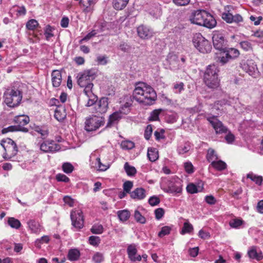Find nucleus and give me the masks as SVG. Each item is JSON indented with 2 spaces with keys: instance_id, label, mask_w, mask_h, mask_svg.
I'll list each match as a JSON object with an SVG mask.
<instances>
[{
  "instance_id": "cd10ccee",
  "label": "nucleus",
  "mask_w": 263,
  "mask_h": 263,
  "mask_svg": "<svg viewBox=\"0 0 263 263\" xmlns=\"http://www.w3.org/2000/svg\"><path fill=\"white\" fill-rule=\"evenodd\" d=\"M28 225L31 231L34 233H38L40 232L41 226L40 223L34 220H30L28 222Z\"/></svg>"
},
{
  "instance_id": "09e8293b",
  "label": "nucleus",
  "mask_w": 263,
  "mask_h": 263,
  "mask_svg": "<svg viewBox=\"0 0 263 263\" xmlns=\"http://www.w3.org/2000/svg\"><path fill=\"white\" fill-rule=\"evenodd\" d=\"M171 228L168 226L163 227L161 231L158 233V236L159 237H163L165 235H168L171 231Z\"/></svg>"
},
{
  "instance_id": "c9c22d12",
  "label": "nucleus",
  "mask_w": 263,
  "mask_h": 263,
  "mask_svg": "<svg viewBox=\"0 0 263 263\" xmlns=\"http://www.w3.org/2000/svg\"><path fill=\"white\" fill-rule=\"evenodd\" d=\"M124 168L128 176H134L137 173L136 168L131 166L128 162H125L124 165Z\"/></svg>"
},
{
  "instance_id": "20e7f679",
  "label": "nucleus",
  "mask_w": 263,
  "mask_h": 263,
  "mask_svg": "<svg viewBox=\"0 0 263 263\" xmlns=\"http://www.w3.org/2000/svg\"><path fill=\"white\" fill-rule=\"evenodd\" d=\"M219 69L215 64L210 65L204 72L203 81L205 85L210 88L215 89L219 85L218 78Z\"/></svg>"
},
{
  "instance_id": "0e129e2a",
  "label": "nucleus",
  "mask_w": 263,
  "mask_h": 263,
  "mask_svg": "<svg viewBox=\"0 0 263 263\" xmlns=\"http://www.w3.org/2000/svg\"><path fill=\"white\" fill-rule=\"evenodd\" d=\"M35 130L41 134L43 139L46 138L48 135V132L47 130L42 129L39 126L36 127Z\"/></svg>"
},
{
  "instance_id": "ddd939ff",
  "label": "nucleus",
  "mask_w": 263,
  "mask_h": 263,
  "mask_svg": "<svg viewBox=\"0 0 263 263\" xmlns=\"http://www.w3.org/2000/svg\"><path fill=\"white\" fill-rule=\"evenodd\" d=\"M212 39L215 48L220 51H223L226 45V41L223 34L219 31H214Z\"/></svg>"
},
{
  "instance_id": "37998d69",
  "label": "nucleus",
  "mask_w": 263,
  "mask_h": 263,
  "mask_svg": "<svg viewBox=\"0 0 263 263\" xmlns=\"http://www.w3.org/2000/svg\"><path fill=\"white\" fill-rule=\"evenodd\" d=\"M93 86V83H91L82 87L83 88H84V92L86 95V96H87V97L95 95L92 92Z\"/></svg>"
},
{
  "instance_id": "de8ad7c7",
  "label": "nucleus",
  "mask_w": 263,
  "mask_h": 263,
  "mask_svg": "<svg viewBox=\"0 0 263 263\" xmlns=\"http://www.w3.org/2000/svg\"><path fill=\"white\" fill-rule=\"evenodd\" d=\"M103 231V227L101 224H95L91 228V232L93 234H101Z\"/></svg>"
},
{
  "instance_id": "f8f14e48",
  "label": "nucleus",
  "mask_w": 263,
  "mask_h": 263,
  "mask_svg": "<svg viewBox=\"0 0 263 263\" xmlns=\"http://www.w3.org/2000/svg\"><path fill=\"white\" fill-rule=\"evenodd\" d=\"M60 149V145L52 140H45L40 145V149L44 153H53Z\"/></svg>"
},
{
  "instance_id": "39448f33",
  "label": "nucleus",
  "mask_w": 263,
  "mask_h": 263,
  "mask_svg": "<svg viewBox=\"0 0 263 263\" xmlns=\"http://www.w3.org/2000/svg\"><path fill=\"white\" fill-rule=\"evenodd\" d=\"M1 144L5 150L3 154V158L6 160H11L17 153L18 149L16 143L12 139L7 138L1 141Z\"/></svg>"
},
{
  "instance_id": "774afa93",
  "label": "nucleus",
  "mask_w": 263,
  "mask_h": 263,
  "mask_svg": "<svg viewBox=\"0 0 263 263\" xmlns=\"http://www.w3.org/2000/svg\"><path fill=\"white\" fill-rule=\"evenodd\" d=\"M191 0H173V3L178 6H185L187 5Z\"/></svg>"
},
{
  "instance_id": "4d7b16f0",
  "label": "nucleus",
  "mask_w": 263,
  "mask_h": 263,
  "mask_svg": "<svg viewBox=\"0 0 263 263\" xmlns=\"http://www.w3.org/2000/svg\"><path fill=\"white\" fill-rule=\"evenodd\" d=\"M153 132V128L151 125H148L144 132V138L146 140H149L151 137Z\"/></svg>"
},
{
  "instance_id": "e2e57ef3",
  "label": "nucleus",
  "mask_w": 263,
  "mask_h": 263,
  "mask_svg": "<svg viewBox=\"0 0 263 263\" xmlns=\"http://www.w3.org/2000/svg\"><path fill=\"white\" fill-rule=\"evenodd\" d=\"M107 57L106 55H99L97 58V62L100 65H106L107 63Z\"/></svg>"
},
{
  "instance_id": "5fc2aeb1",
  "label": "nucleus",
  "mask_w": 263,
  "mask_h": 263,
  "mask_svg": "<svg viewBox=\"0 0 263 263\" xmlns=\"http://www.w3.org/2000/svg\"><path fill=\"white\" fill-rule=\"evenodd\" d=\"M185 171L188 174H192L194 172V166L191 162H186L184 163Z\"/></svg>"
},
{
  "instance_id": "b1692460",
  "label": "nucleus",
  "mask_w": 263,
  "mask_h": 263,
  "mask_svg": "<svg viewBox=\"0 0 263 263\" xmlns=\"http://www.w3.org/2000/svg\"><path fill=\"white\" fill-rule=\"evenodd\" d=\"M122 118L121 113L120 112H115L109 116L108 121L107 122L106 127H110L117 124Z\"/></svg>"
},
{
  "instance_id": "9b49d317",
  "label": "nucleus",
  "mask_w": 263,
  "mask_h": 263,
  "mask_svg": "<svg viewBox=\"0 0 263 263\" xmlns=\"http://www.w3.org/2000/svg\"><path fill=\"white\" fill-rule=\"evenodd\" d=\"M70 217L72 226L77 230H80L83 227L84 219L82 212L80 210H77L71 212Z\"/></svg>"
},
{
  "instance_id": "6e6d98bb",
  "label": "nucleus",
  "mask_w": 263,
  "mask_h": 263,
  "mask_svg": "<svg viewBox=\"0 0 263 263\" xmlns=\"http://www.w3.org/2000/svg\"><path fill=\"white\" fill-rule=\"evenodd\" d=\"M240 45L241 48L246 51L252 49L251 44L248 41H242L240 43Z\"/></svg>"
},
{
  "instance_id": "bb28decb",
  "label": "nucleus",
  "mask_w": 263,
  "mask_h": 263,
  "mask_svg": "<svg viewBox=\"0 0 263 263\" xmlns=\"http://www.w3.org/2000/svg\"><path fill=\"white\" fill-rule=\"evenodd\" d=\"M248 254L250 258L256 259L257 260H260L263 258L261 252H257L255 247H252L249 250Z\"/></svg>"
},
{
  "instance_id": "0eeeda50",
  "label": "nucleus",
  "mask_w": 263,
  "mask_h": 263,
  "mask_svg": "<svg viewBox=\"0 0 263 263\" xmlns=\"http://www.w3.org/2000/svg\"><path fill=\"white\" fill-rule=\"evenodd\" d=\"M97 77V71L94 69L85 70L80 72L77 76V83L80 87H83L92 83Z\"/></svg>"
},
{
  "instance_id": "bf43d9fd",
  "label": "nucleus",
  "mask_w": 263,
  "mask_h": 263,
  "mask_svg": "<svg viewBox=\"0 0 263 263\" xmlns=\"http://www.w3.org/2000/svg\"><path fill=\"white\" fill-rule=\"evenodd\" d=\"M88 101L86 104V106L88 107L91 106L95 104L97 101V97L95 95H92L88 96Z\"/></svg>"
},
{
  "instance_id": "5701e85b",
  "label": "nucleus",
  "mask_w": 263,
  "mask_h": 263,
  "mask_svg": "<svg viewBox=\"0 0 263 263\" xmlns=\"http://www.w3.org/2000/svg\"><path fill=\"white\" fill-rule=\"evenodd\" d=\"M145 196V190L142 187L137 188L130 193L131 198L134 199L141 200L144 199Z\"/></svg>"
},
{
  "instance_id": "ea45409f",
  "label": "nucleus",
  "mask_w": 263,
  "mask_h": 263,
  "mask_svg": "<svg viewBox=\"0 0 263 263\" xmlns=\"http://www.w3.org/2000/svg\"><path fill=\"white\" fill-rule=\"evenodd\" d=\"M121 147L123 149H131L135 147V143L131 141H124L121 142Z\"/></svg>"
},
{
  "instance_id": "f257e3e1",
  "label": "nucleus",
  "mask_w": 263,
  "mask_h": 263,
  "mask_svg": "<svg viewBox=\"0 0 263 263\" xmlns=\"http://www.w3.org/2000/svg\"><path fill=\"white\" fill-rule=\"evenodd\" d=\"M133 99L146 105L154 103L157 99V93L154 88L144 82L136 83L132 95Z\"/></svg>"
},
{
  "instance_id": "a19ab883",
  "label": "nucleus",
  "mask_w": 263,
  "mask_h": 263,
  "mask_svg": "<svg viewBox=\"0 0 263 263\" xmlns=\"http://www.w3.org/2000/svg\"><path fill=\"white\" fill-rule=\"evenodd\" d=\"M134 217L137 222H139L141 224H144L146 222L145 218L142 216L138 210L135 211Z\"/></svg>"
},
{
  "instance_id": "c756f323",
  "label": "nucleus",
  "mask_w": 263,
  "mask_h": 263,
  "mask_svg": "<svg viewBox=\"0 0 263 263\" xmlns=\"http://www.w3.org/2000/svg\"><path fill=\"white\" fill-rule=\"evenodd\" d=\"M147 155L148 159L152 162L155 161L159 157L157 149L152 147L148 148Z\"/></svg>"
},
{
  "instance_id": "7ed1b4c3",
  "label": "nucleus",
  "mask_w": 263,
  "mask_h": 263,
  "mask_svg": "<svg viewBox=\"0 0 263 263\" xmlns=\"http://www.w3.org/2000/svg\"><path fill=\"white\" fill-rule=\"evenodd\" d=\"M20 86V83H15L4 92V102L8 106L14 107L20 104L23 97Z\"/></svg>"
},
{
  "instance_id": "052dcab7",
  "label": "nucleus",
  "mask_w": 263,
  "mask_h": 263,
  "mask_svg": "<svg viewBox=\"0 0 263 263\" xmlns=\"http://www.w3.org/2000/svg\"><path fill=\"white\" fill-rule=\"evenodd\" d=\"M89 242L90 245L97 246L100 242V239L98 236H91L89 238Z\"/></svg>"
},
{
  "instance_id": "8fccbe9b",
  "label": "nucleus",
  "mask_w": 263,
  "mask_h": 263,
  "mask_svg": "<svg viewBox=\"0 0 263 263\" xmlns=\"http://www.w3.org/2000/svg\"><path fill=\"white\" fill-rule=\"evenodd\" d=\"M92 260L96 263L102 262L104 260L103 254L100 252L95 253L92 257Z\"/></svg>"
},
{
  "instance_id": "864d4df0",
  "label": "nucleus",
  "mask_w": 263,
  "mask_h": 263,
  "mask_svg": "<svg viewBox=\"0 0 263 263\" xmlns=\"http://www.w3.org/2000/svg\"><path fill=\"white\" fill-rule=\"evenodd\" d=\"M160 111L158 110H154L148 117V120L151 121H157L159 119Z\"/></svg>"
},
{
  "instance_id": "6e6552de",
  "label": "nucleus",
  "mask_w": 263,
  "mask_h": 263,
  "mask_svg": "<svg viewBox=\"0 0 263 263\" xmlns=\"http://www.w3.org/2000/svg\"><path fill=\"white\" fill-rule=\"evenodd\" d=\"M240 66L243 70L252 77L257 78L259 76L256 64L253 60H243L240 63Z\"/></svg>"
},
{
  "instance_id": "4468645a",
  "label": "nucleus",
  "mask_w": 263,
  "mask_h": 263,
  "mask_svg": "<svg viewBox=\"0 0 263 263\" xmlns=\"http://www.w3.org/2000/svg\"><path fill=\"white\" fill-rule=\"evenodd\" d=\"M207 120L214 128L216 134L226 133L228 129L215 116L208 117Z\"/></svg>"
},
{
  "instance_id": "58836bf2",
  "label": "nucleus",
  "mask_w": 263,
  "mask_h": 263,
  "mask_svg": "<svg viewBox=\"0 0 263 263\" xmlns=\"http://www.w3.org/2000/svg\"><path fill=\"white\" fill-rule=\"evenodd\" d=\"M8 223L11 228L16 229H18L21 226L20 221L13 217L9 218L8 220Z\"/></svg>"
},
{
  "instance_id": "4be33fe9",
  "label": "nucleus",
  "mask_w": 263,
  "mask_h": 263,
  "mask_svg": "<svg viewBox=\"0 0 263 263\" xmlns=\"http://www.w3.org/2000/svg\"><path fill=\"white\" fill-rule=\"evenodd\" d=\"M54 117L58 121H62L66 117V112L65 106H58L54 110Z\"/></svg>"
},
{
  "instance_id": "e433bc0d",
  "label": "nucleus",
  "mask_w": 263,
  "mask_h": 263,
  "mask_svg": "<svg viewBox=\"0 0 263 263\" xmlns=\"http://www.w3.org/2000/svg\"><path fill=\"white\" fill-rule=\"evenodd\" d=\"M206 159L211 163L218 159V156L213 149L209 148L208 150Z\"/></svg>"
},
{
  "instance_id": "680f3d73",
  "label": "nucleus",
  "mask_w": 263,
  "mask_h": 263,
  "mask_svg": "<svg viewBox=\"0 0 263 263\" xmlns=\"http://www.w3.org/2000/svg\"><path fill=\"white\" fill-rule=\"evenodd\" d=\"M96 162L98 164V170L101 171H105L109 168V166L102 164L99 158L96 159Z\"/></svg>"
},
{
  "instance_id": "412c9836",
  "label": "nucleus",
  "mask_w": 263,
  "mask_h": 263,
  "mask_svg": "<svg viewBox=\"0 0 263 263\" xmlns=\"http://www.w3.org/2000/svg\"><path fill=\"white\" fill-rule=\"evenodd\" d=\"M51 81L53 87H58L60 86L62 82V74L60 70H54L52 71Z\"/></svg>"
},
{
  "instance_id": "a18cd8bd",
  "label": "nucleus",
  "mask_w": 263,
  "mask_h": 263,
  "mask_svg": "<svg viewBox=\"0 0 263 263\" xmlns=\"http://www.w3.org/2000/svg\"><path fill=\"white\" fill-rule=\"evenodd\" d=\"M39 25L37 21L34 19H32L28 21L26 24V27L28 29L33 30H34Z\"/></svg>"
},
{
  "instance_id": "13d9d810",
  "label": "nucleus",
  "mask_w": 263,
  "mask_h": 263,
  "mask_svg": "<svg viewBox=\"0 0 263 263\" xmlns=\"http://www.w3.org/2000/svg\"><path fill=\"white\" fill-rule=\"evenodd\" d=\"M56 179L58 181L68 182L69 181V179L65 175L63 174H58L56 175Z\"/></svg>"
},
{
  "instance_id": "6ab92c4d",
  "label": "nucleus",
  "mask_w": 263,
  "mask_h": 263,
  "mask_svg": "<svg viewBox=\"0 0 263 263\" xmlns=\"http://www.w3.org/2000/svg\"><path fill=\"white\" fill-rule=\"evenodd\" d=\"M222 17L228 23H238L242 21V16L238 14L233 15L232 13L229 12L223 13L222 14Z\"/></svg>"
},
{
  "instance_id": "423d86ee",
  "label": "nucleus",
  "mask_w": 263,
  "mask_h": 263,
  "mask_svg": "<svg viewBox=\"0 0 263 263\" xmlns=\"http://www.w3.org/2000/svg\"><path fill=\"white\" fill-rule=\"evenodd\" d=\"M192 41L195 48L201 53H208L212 49V46L209 41L200 33L194 35Z\"/></svg>"
},
{
  "instance_id": "72a5a7b5",
  "label": "nucleus",
  "mask_w": 263,
  "mask_h": 263,
  "mask_svg": "<svg viewBox=\"0 0 263 263\" xmlns=\"http://www.w3.org/2000/svg\"><path fill=\"white\" fill-rule=\"evenodd\" d=\"M117 215L120 221H125L129 218L130 213L129 211L123 210L118 211Z\"/></svg>"
},
{
  "instance_id": "7c9ffc66",
  "label": "nucleus",
  "mask_w": 263,
  "mask_h": 263,
  "mask_svg": "<svg viewBox=\"0 0 263 263\" xmlns=\"http://www.w3.org/2000/svg\"><path fill=\"white\" fill-rule=\"evenodd\" d=\"M129 0H113V6L116 10H122L128 4Z\"/></svg>"
},
{
  "instance_id": "473e14b6",
  "label": "nucleus",
  "mask_w": 263,
  "mask_h": 263,
  "mask_svg": "<svg viewBox=\"0 0 263 263\" xmlns=\"http://www.w3.org/2000/svg\"><path fill=\"white\" fill-rule=\"evenodd\" d=\"M80 256V253L78 249H70L68 254V258L70 261L77 260Z\"/></svg>"
},
{
  "instance_id": "2f4dec72",
  "label": "nucleus",
  "mask_w": 263,
  "mask_h": 263,
  "mask_svg": "<svg viewBox=\"0 0 263 263\" xmlns=\"http://www.w3.org/2000/svg\"><path fill=\"white\" fill-rule=\"evenodd\" d=\"M247 178L251 179L256 184L260 185L262 184V177L254 174L252 172H250L247 175Z\"/></svg>"
},
{
  "instance_id": "4c0bfd02",
  "label": "nucleus",
  "mask_w": 263,
  "mask_h": 263,
  "mask_svg": "<svg viewBox=\"0 0 263 263\" xmlns=\"http://www.w3.org/2000/svg\"><path fill=\"white\" fill-rule=\"evenodd\" d=\"M193 230V226L188 222H185L180 232L181 234L184 235L186 233H190Z\"/></svg>"
},
{
  "instance_id": "1a4fd4ad",
  "label": "nucleus",
  "mask_w": 263,
  "mask_h": 263,
  "mask_svg": "<svg viewBox=\"0 0 263 263\" xmlns=\"http://www.w3.org/2000/svg\"><path fill=\"white\" fill-rule=\"evenodd\" d=\"M105 123V119L102 117L93 116L85 121V128L87 131L96 130Z\"/></svg>"
},
{
  "instance_id": "f704fd0d",
  "label": "nucleus",
  "mask_w": 263,
  "mask_h": 263,
  "mask_svg": "<svg viewBox=\"0 0 263 263\" xmlns=\"http://www.w3.org/2000/svg\"><path fill=\"white\" fill-rule=\"evenodd\" d=\"M211 165L218 171H222L227 167L226 163L221 160H215L211 163Z\"/></svg>"
},
{
  "instance_id": "49530a36",
  "label": "nucleus",
  "mask_w": 263,
  "mask_h": 263,
  "mask_svg": "<svg viewBox=\"0 0 263 263\" xmlns=\"http://www.w3.org/2000/svg\"><path fill=\"white\" fill-rule=\"evenodd\" d=\"M133 187V182L131 181H125L123 185V190L126 193H130Z\"/></svg>"
},
{
  "instance_id": "69168bd1",
  "label": "nucleus",
  "mask_w": 263,
  "mask_h": 263,
  "mask_svg": "<svg viewBox=\"0 0 263 263\" xmlns=\"http://www.w3.org/2000/svg\"><path fill=\"white\" fill-rule=\"evenodd\" d=\"M164 211L162 208H158L155 211V217L157 219H160L164 215Z\"/></svg>"
},
{
  "instance_id": "9d476101",
  "label": "nucleus",
  "mask_w": 263,
  "mask_h": 263,
  "mask_svg": "<svg viewBox=\"0 0 263 263\" xmlns=\"http://www.w3.org/2000/svg\"><path fill=\"white\" fill-rule=\"evenodd\" d=\"M240 54L238 49L234 48H225L223 50V55L218 57L217 61L224 65L230 60L235 59Z\"/></svg>"
},
{
  "instance_id": "dca6fc26",
  "label": "nucleus",
  "mask_w": 263,
  "mask_h": 263,
  "mask_svg": "<svg viewBox=\"0 0 263 263\" xmlns=\"http://www.w3.org/2000/svg\"><path fill=\"white\" fill-rule=\"evenodd\" d=\"M29 121V117L24 115L17 116L14 119V121L17 124L20 131L25 133L28 132V129L23 126L27 125Z\"/></svg>"
},
{
  "instance_id": "c03bdc74",
  "label": "nucleus",
  "mask_w": 263,
  "mask_h": 263,
  "mask_svg": "<svg viewBox=\"0 0 263 263\" xmlns=\"http://www.w3.org/2000/svg\"><path fill=\"white\" fill-rule=\"evenodd\" d=\"M53 30L54 28L50 25H47L46 26L44 34L47 40L49 41L50 39L53 36V34L52 33Z\"/></svg>"
},
{
  "instance_id": "f3484780",
  "label": "nucleus",
  "mask_w": 263,
  "mask_h": 263,
  "mask_svg": "<svg viewBox=\"0 0 263 263\" xmlns=\"http://www.w3.org/2000/svg\"><path fill=\"white\" fill-rule=\"evenodd\" d=\"M108 98L103 97L101 98L99 101L95 105V110L96 112L101 114L105 113L108 109Z\"/></svg>"
},
{
  "instance_id": "3c124183",
  "label": "nucleus",
  "mask_w": 263,
  "mask_h": 263,
  "mask_svg": "<svg viewBox=\"0 0 263 263\" xmlns=\"http://www.w3.org/2000/svg\"><path fill=\"white\" fill-rule=\"evenodd\" d=\"M173 89L175 93H180L184 89V84L182 82L176 83L174 84Z\"/></svg>"
},
{
  "instance_id": "79ce46f5",
  "label": "nucleus",
  "mask_w": 263,
  "mask_h": 263,
  "mask_svg": "<svg viewBox=\"0 0 263 263\" xmlns=\"http://www.w3.org/2000/svg\"><path fill=\"white\" fill-rule=\"evenodd\" d=\"M62 170L66 174H70L74 170L73 166L69 162H65L62 165Z\"/></svg>"
},
{
  "instance_id": "f03ea898",
  "label": "nucleus",
  "mask_w": 263,
  "mask_h": 263,
  "mask_svg": "<svg viewBox=\"0 0 263 263\" xmlns=\"http://www.w3.org/2000/svg\"><path fill=\"white\" fill-rule=\"evenodd\" d=\"M192 24L202 26L208 28H213L217 22L213 16L204 10H197L194 12L190 17Z\"/></svg>"
},
{
  "instance_id": "aec40b11",
  "label": "nucleus",
  "mask_w": 263,
  "mask_h": 263,
  "mask_svg": "<svg viewBox=\"0 0 263 263\" xmlns=\"http://www.w3.org/2000/svg\"><path fill=\"white\" fill-rule=\"evenodd\" d=\"M128 257L132 261H140L141 256L137 254V250L135 246L129 245L127 249Z\"/></svg>"
},
{
  "instance_id": "a878e982",
  "label": "nucleus",
  "mask_w": 263,
  "mask_h": 263,
  "mask_svg": "<svg viewBox=\"0 0 263 263\" xmlns=\"http://www.w3.org/2000/svg\"><path fill=\"white\" fill-rule=\"evenodd\" d=\"M186 189L187 192L191 194L200 192L203 189V184L201 183V185L199 184L197 186L195 184L191 183L187 185Z\"/></svg>"
},
{
  "instance_id": "c85d7f7f",
  "label": "nucleus",
  "mask_w": 263,
  "mask_h": 263,
  "mask_svg": "<svg viewBox=\"0 0 263 263\" xmlns=\"http://www.w3.org/2000/svg\"><path fill=\"white\" fill-rule=\"evenodd\" d=\"M191 148L189 142H185L179 145L177 151L179 155H183L189 152Z\"/></svg>"
},
{
  "instance_id": "2eb2a0df",
  "label": "nucleus",
  "mask_w": 263,
  "mask_h": 263,
  "mask_svg": "<svg viewBox=\"0 0 263 263\" xmlns=\"http://www.w3.org/2000/svg\"><path fill=\"white\" fill-rule=\"evenodd\" d=\"M161 189L166 193L171 194L180 193L182 192V185L179 179L176 182L171 181L167 187H162Z\"/></svg>"
},
{
  "instance_id": "338daca9",
  "label": "nucleus",
  "mask_w": 263,
  "mask_h": 263,
  "mask_svg": "<svg viewBox=\"0 0 263 263\" xmlns=\"http://www.w3.org/2000/svg\"><path fill=\"white\" fill-rule=\"evenodd\" d=\"M164 130L163 129H161L159 132L158 130H156L154 133V136L155 137L156 140L159 141L161 139H163L165 138L164 135Z\"/></svg>"
},
{
  "instance_id": "393cba45",
  "label": "nucleus",
  "mask_w": 263,
  "mask_h": 263,
  "mask_svg": "<svg viewBox=\"0 0 263 263\" xmlns=\"http://www.w3.org/2000/svg\"><path fill=\"white\" fill-rule=\"evenodd\" d=\"M95 2L93 0H80V4L83 7V11L86 13L91 12L93 10L92 5H93Z\"/></svg>"
},
{
  "instance_id": "603ef678",
  "label": "nucleus",
  "mask_w": 263,
  "mask_h": 263,
  "mask_svg": "<svg viewBox=\"0 0 263 263\" xmlns=\"http://www.w3.org/2000/svg\"><path fill=\"white\" fill-rule=\"evenodd\" d=\"M97 34L96 30H93L90 32L88 33L85 37L82 39L79 43L80 44L83 43L84 42L87 41L92 37L95 36Z\"/></svg>"
},
{
  "instance_id": "a211bd4d",
  "label": "nucleus",
  "mask_w": 263,
  "mask_h": 263,
  "mask_svg": "<svg viewBox=\"0 0 263 263\" xmlns=\"http://www.w3.org/2000/svg\"><path fill=\"white\" fill-rule=\"evenodd\" d=\"M137 30L139 36L142 39H148L153 36L152 30L145 26H139Z\"/></svg>"
}]
</instances>
